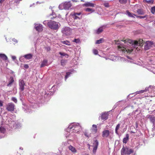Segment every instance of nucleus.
<instances>
[{"instance_id": "nucleus-1", "label": "nucleus", "mask_w": 155, "mask_h": 155, "mask_svg": "<svg viewBox=\"0 0 155 155\" xmlns=\"http://www.w3.org/2000/svg\"><path fill=\"white\" fill-rule=\"evenodd\" d=\"M47 25L51 29L56 30L59 28L60 24L58 22L50 20L48 22Z\"/></svg>"}, {"instance_id": "nucleus-2", "label": "nucleus", "mask_w": 155, "mask_h": 155, "mask_svg": "<svg viewBox=\"0 0 155 155\" xmlns=\"http://www.w3.org/2000/svg\"><path fill=\"white\" fill-rule=\"evenodd\" d=\"M115 44L118 45L117 48L119 50L122 51H123L127 52V53H131L133 51V49H129L126 48H125L123 45L119 43L120 42L119 40H115Z\"/></svg>"}, {"instance_id": "nucleus-3", "label": "nucleus", "mask_w": 155, "mask_h": 155, "mask_svg": "<svg viewBox=\"0 0 155 155\" xmlns=\"http://www.w3.org/2000/svg\"><path fill=\"white\" fill-rule=\"evenodd\" d=\"M134 152L132 149H129L127 147H123L121 150V155L125 154L130 155Z\"/></svg>"}, {"instance_id": "nucleus-4", "label": "nucleus", "mask_w": 155, "mask_h": 155, "mask_svg": "<svg viewBox=\"0 0 155 155\" xmlns=\"http://www.w3.org/2000/svg\"><path fill=\"white\" fill-rule=\"evenodd\" d=\"M61 31L65 35H68L71 32V30L69 27H64L62 29Z\"/></svg>"}, {"instance_id": "nucleus-5", "label": "nucleus", "mask_w": 155, "mask_h": 155, "mask_svg": "<svg viewBox=\"0 0 155 155\" xmlns=\"http://www.w3.org/2000/svg\"><path fill=\"white\" fill-rule=\"evenodd\" d=\"M108 112H104L101 113L99 118L104 121L105 120L108 118Z\"/></svg>"}, {"instance_id": "nucleus-6", "label": "nucleus", "mask_w": 155, "mask_h": 155, "mask_svg": "<svg viewBox=\"0 0 155 155\" xmlns=\"http://www.w3.org/2000/svg\"><path fill=\"white\" fill-rule=\"evenodd\" d=\"M15 107V105L12 103H9L6 106V109L8 111L12 112L14 111Z\"/></svg>"}, {"instance_id": "nucleus-7", "label": "nucleus", "mask_w": 155, "mask_h": 155, "mask_svg": "<svg viewBox=\"0 0 155 155\" xmlns=\"http://www.w3.org/2000/svg\"><path fill=\"white\" fill-rule=\"evenodd\" d=\"M69 128L70 129L75 130V132H78L80 127L79 124H76L70 126Z\"/></svg>"}, {"instance_id": "nucleus-8", "label": "nucleus", "mask_w": 155, "mask_h": 155, "mask_svg": "<svg viewBox=\"0 0 155 155\" xmlns=\"http://www.w3.org/2000/svg\"><path fill=\"white\" fill-rule=\"evenodd\" d=\"M121 41L124 42V43H128L130 44H134L135 45H139L138 41H134L131 40L127 39L124 40H122Z\"/></svg>"}, {"instance_id": "nucleus-9", "label": "nucleus", "mask_w": 155, "mask_h": 155, "mask_svg": "<svg viewBox=\"0 0 155 155\" xmlns=\"http://www.w3.org/2000/svg\"><path fill=\"white\" fill-rule=\"evenodd\" d=\"M19 89L21 91H23L24 89L25 83L23 80H20L19 81Z\"/></svg>"}, {"instance_id": "nucleus-10", "label": "nucleus", "mask_w": 155, "mask_h": 155, "mask_svg": "<svg viewBox=\"0 0 155 155\" xmlns=\"http://www.w3.org/2000/svg\"><path fill=\"white\" fill-rule=\"evenodd\" d=\"M72 5L70 2H66L64 4V8L65 9H68L71 7Z\"/></svg>"}, {"instance_id": "nucleus-11", "label": "nucleus", "mask_w": 155, "mask_h": 155, "mask_svg": "<svg viewBox=\"0 0 155 155\" xmlns=\"http://www.w3.org/2000/svg\"><path fill=\"white\" fill-rule=\"evenodd\" d=\"M35 28L36 30L38 32H41L43 30L42 25L40 24H37L35 26Z\"/></svg>"}, {"instance_id": "nucleus-12", "label": "nucleus", "mask_w": 155, "mask_h": 155, "mask_svg": "<svg viewBox=\"0 0 155 155\" xmlns=\"http://www.w3.org/2000/svg\"><path fill=\"white\" fill-rule=\"evenodd\" d=\"M146 45L145 46V48L146 50H147L151 47L152 45L153 44V43L152 41H146Z\"/></svg>"}, {"instance_id": "nucleus-13", "label": "nucleus", "mask_w": 155, "mask_h": 155, "mask_svg": "<svg viewBox=\"0 0 155 155\" xmlns=\"http://www.w3.org/2000/svg\"><path fill=\"white\" fill-rule=\"evenodd\" d=\"M110 134V131L108 130H104L102 133V136L104 137H107Z\"/></svg>"}, {"instance_id": "nucleus-14", "label": "nucleus", "mask_w": 155, "mask_h": 155, "mask_svg": "<svg viewBox=\"0 0 155 155\" xmlns=\"http://www.w3.org/2000/svg\"><path fill=\"white\" fill-rule=\"evenodd\" d=\"M15 81L14 79V78L13 77H10L8 83L7 85V86L8 87L11 86L12 84H13L14 82Z\"/></svg>"}, {"instance_id": "nucleus-15", "label": "nucleus", "mask_w": 155, "mask_h": 155, "mask_svg": "<svg viewBox=\"0 0 155 155\" xmlns=\"http://www.w3.org/2000/svg\"><path fill=\"white\" fill-rule=\"evenodd\" d=\"M147 118H149L150 121L153 124L155 123V117L154 116L149 115L147 116Z\"/></svg>"}, {"instance_id": "nucleus-16", "label": "nucleus", "mask_w": 155, "mask_h": 155, "mask_svg": "<svg viewBox=\"0 0 155 155\" xmlns=\"http://www.w3.org/2000/svg\"><path fill=\"white\" fill-rule=\"evenodd\" d=\"M94 4L90 2H87L83 5V6L85 7H94Z\"/></svg>"}, {"instance_id": "nucleus-17", "label": "nucleus", "mask_w": 155, "mask_h": 155, "mask_svg": "<svg viewBox=\"0 0 155 155\" xmlns=\"http://www.w3.org/2000/svg\"><path fill=\"white\" fill-rule=\"evenodd\" d=\"M48 65V61L46 60H44L40 65L41 68H42L45 66Z\"/></svg>"}, {"instance_id": "nucleus-18", "label": "nucleus", "mask_w": 155, "mask_h": 155, "mask_svg": "<svg viewBox=\"0 0 155 155\" xmlns=\"http://www.w3.org/2000/svg\"><path fill=\"white\" fill-rule=\"evenodd\" d=\"M33 55L31 54H28L24 56L23 57L27 59H30L32 58Z\"/></svg>"}, {"instance_id": "nucleus-19", "label": "nucleus", "mask_w": 155, "mask_h": 155, "mask_svg": "<svg viewBox=\"0 0 155 155\" xmlns=\"http://www.w3.org/2000/svg\"><path fill=\"white\" fill-rule=\"evenodd\" d=\"M0 58L2 59L3 60H6L8 59L7 56L4 54H0Z\"/></svg>"}, {"instance_id": "nucleus-20", "label": "nucleus", "mask_w": 155, "mask_h": 155, "mask_svg": "<svg viewBox=\"0 0 155 155\" xmlns=\"http://www.w3.org/2000/svg\"><path fill=\"white\" fill-rule=\"evenodd\" d=\"M94 142L93 143V144H94V147L93 150V152L94 153H95L96 151V150L97 149V140H94Z\"/></svg>"}, {"instance_id": "nucleus-21", "label": "nucleus", "mask_w": 155, "mask_h": 155, "mask_svg": "<svg viewBox=\"0 0 155 155\" xmlns=\"http://www.w3.org/2000/svg\"><path fill=\"white\" fill-rule=\"evenodd\" d=\"M68 148L70 150L74 153H76L77 152V150L75 148L71 145H70L68 147Z\"/></svg>"}, {"instance_id": "nucleus-22", "label": "nucleus", "mask_w": 155, "mask_h": 155, "mask_svg": "<svg viewBox=\"0 0 155 155\" xmlns=\"http://www.w3.org/2000/svg\"><path fill=\"white\" fill-rule=\"evenodd\" d=\"M126 12L127 15L130 17L135 18L134 15L137 16V15L131 13L128 10Z\"/></svg>"}, {"instance_id": "nucleus-23", "label": "nucleus", "mask_w": 155, "mask_h": 155, "mask_svg": "<svg viewBox=\"0 0 155 155\" xmlns=\"http://www.w3.org/2000/svg\"><path fill=\"white\" fill-rule=\"evenodd\" d=\"M129 134H127L126 135V137H124L123 139V143H126L129 139Z\"/></svg>"}, {"instance_id": "nucleus-24", "label": "nucleus", "mask_w": 155, "mask_h": 155, "mask_svg": "<svg viewBox=\"0 0 155 155\" xmlns=\"http://www.w3.org/2000/svg\"><path fill=\"white\" fill-rule=\"evenodd\" d=\"M105 27L104 26H101L98 28L97 29V34L102 32L103 31V29Z\"/></svg>"}, {"instance_id": "nucleus-25", "label": "nucleus", "mask_w": 155, "mask_h": 155, "mask_svg": "<svg viewBox=\"0 0 155 155\" xmlns=\"http://www.w3.org/2000/svg\"><path fill=\"white\" fill-rule=\"evenodd\" d=\"M138 43H139V46H140V47L142 46H143V44L145 43V42L142 39H140L138 41Z\"/></svg>"}, {"instance_id": "nucleus-26", "label": "nucleus", "mask_w": 155, "mask_h": 155, "mask_svg": "<svg viewBox=\"0 0 155 155\" xmlns=\"http://www.w3.org/2000/svg\"><path fill=\"white\" fill-rule=\"evenodd\" d=\"M120 124H119L117 125V126L116 127V128H115V133L117 134H118V130L120 128Z\"/></svg>"}, {"instance_id": "nucleus-27", "label": "nucleus", "mask_w": 155, "mask_h": 155, "mask_svg": "<svg viewBox=\"0 0 155 155\" xmlns=\"http://www.w3.org/2000/svg\"><path fill=\"white\" fill-rule=\"evenodd\" d=\"M92 132L93 133H96L97 126L94 124L92 125Z\"/></svg>"}, {"instance_id": "nucleus-28", "label": "nucleus", "mask_w": 155, "mask_h": 155, "mask_svg": "<svg viewBox=\"0 0 155 155\" xmlns=\"http://www.w3.org/2000/svg\"><path fill=\"white\" fill-rule=\"evenodd\" d=\"M5 131H6V130L5 129V128L2 127H0V132L2 133H5Z\"/></svg>"}, {"instance_id": "nucleus-29", "label": "nucleus", "mask_w": 155, "mask_h": 155, "mask_svg": "<svg viewBox=\"0 0 155 155\" xmlns=\"http://www.w3.org/2000/svg\"><path fill=\"white\" fill-rule=\"evenodd\" d=\"M151 12L153 14H154L155 13V6L152 7L150 9Z\"/></svg>"}, {"instance_id": "nucleus-30", "label": "nucleus", "mask_w": 155, "mask_h": 155, "mask_svg": "<svg viewBox=\"0 0 155 155\" xmlns=\"http://www.w3.org/2000/svg\"><path fill=\"white\" fill-rule=\"evenodd\" d=\"M84 10L86 12H93L94 11V10L93 9L89 8L85 9Z\"/></svg>"}, {"instance_id": "nucleus-31", "label": "nucleus", "mask_w": 155, "mask_h": 155, "mask_svg": "<svg viewBox=\"0 0 155 155\" xmlns=\"http://www.w3.org/2000/svg\"><path fill=\"white\" fill-rule=\"evenodd\" d=\"M61 42L64 44L68 45H70V42L68 41H62Z\"/></svg>"}, {"instance_id": "nucleus-32", "label": "nucleus", "mask_w": 155, "mask_h": 155, "mask_svg": "<svg viewBox=\"0 0 155 155\" xmlns=\"http://www.w3.org/2000/svg\"><path fill=\"white\" fill-rule=\"evenodd\" d=\"M67 62V61H66L64 60H61V65L62 66H64Z\"/></svg>"}, {"instance_id": "nucleus-33", "label": "nucleus", "mask_w": 155, "mask_h": 155, "mask_svg": "<svg viewBox=\"0 0 155 155\" xmlns=\"http://www.w3.org/2000/svg\"><path fill=\"white\" fill-rule=\"evenodd\" d=\"M59 54H60L62 56H65L66 58H68L69 55L68 54H67L64 53H62L61 52H59Z\"/></svg>"}, {"instance_id": "nucleus-34", "label": "nucleus", "mask_w": 155, "mask_h": 155, "mask_svg": "<svg viewBox=\"0 0 155 155\" xmlns=\"http://www.w3.org/2000/svg\"><path fill=\"white\" fill-rule=\"evenodd\" d=\"M52 15H50V18L51 19H53L56 17V15L54 14H53V12H52Z\"/></svg>"}, {"instance_id": "nucleus-35", "label": "nucleus", "mask_w": 155, "mask_h": 155, "mask_svg": "<svg viewBox=\"0 0 155 155\" xmlns=\"http://www.w3.org/2000/svg\"><path fill=\"white\" fill-rule=\"evenodd\" d=\"M104 41V40L103 38H101L99 40H97V44L102 43Z\"/></svg>"}, {"instance_id": "nucleus-36", "label": "nucleus", "mask_w": 155, "mask_h": 155, "mask_svg": "<svg viewBox=\"0 0 155 155\" xmlns=\"http://www.w3.org/2000/svg\"><path fill=\"white\" fill-rule=\"evenodd\" d=\"M137 12L139 15H142L143 14V11L140 9H138L137 11Z\"/></svg>"}, {"instance_id": "nucleus-37", "label": "nucleus", "mask_w": 155, "mask_h": 155, "mask_svg": "<svg viewBox=\"0 0 155 155\" xmlns=\"http://www.w3.org/2000/svg\"><path fill=\"white\" fill-rule=\"evenodd\" d=\"M73 42L76 43H79L80 42V41L78 38L74 39V40L73 41Z\"/></svg>"}, {"instance_id": "nucleus-38", "label": "nucleus", "mask_w": 155, "mask_h": 155, "mask_svg": "<svg viewBox=\"0 0 155 155\" xmlns=\"http://www.w3.org/2000/svg\"><path fill=\"white\" fill-rule=\"evenodd\" d=\"M127 0H119L120 3L122 4H124L127 3Z\"/></svg>"}, {"instance_id": "nucleus-39", "label": "nucleus", "mask_w": 155, "mask_h": 155, "mask_svg": "<svg viewBox=\"0 0 155 155\" xmlns=\"http://www.w3.org/2000/svg\"><path fill=\"white\" fill-rule=\"evenodd\" d=\"M71 74L70 72H67L66 73V74L65 76V80H66L69 77V76Z\"/></svg>"}, {"instance_id": "nucleus-40", "label": "nucleus", "mask_w": 155, "mask_h": 155, "mask_svg": "<svg viewBox=\"0 0 155 155\" xmlns=\"http://www.w3.org/2000/svg\"><path fill=\"white\" fill-rule=\"evenodd\" d=\"M98 11L99 12H97V14H99L100 15H101L102 13V12H103V10L101 8H98Z\"/></svg>"}, {"instance_id": "nucleus-41", "label": "nucleus", "mask_w": 155, "mask_h": 155, "mask_svg": "<svg viewBox=\"0 0 155 155\" xmlns=\"http://www.w3.org/2000/svg\"><path fill=\"white\" fill-rule=\"evenodd\" d=\"M147 17V15L142 16H137V15L136 17L137 18H146Z\"/></svg>"}, {"instance_id": "nucleus-42", "label": "nucleus", "mask_w": 155, "mask_h": 155, "mask_svg": "<svg viewBox=\"0 0 155 155\" xmlns=\"http://www.w3.org/2000/svg\"><path fill=\"white\" fill-rule=\"evenodd\" d=\"M12 100L15 103H17V100L16 98L15 97H12Z\"/></svg>"}, {"instance_id": "nucleus-43", "label": "nucleus", "mask_w": 155, "mask_h": 155, "mask_svg": "<svg viewBox=\"0 0 155 155\" xmlns=\"http://www.w3.org/2000/svg\"><path fill=\"white\" fill-rule=\"evenodd\" d=\"M146 2L147 3H148V4H150V3L152 4L153 2V0H148V1L146 0Z\"/></svg>"}, {"instance_id": "nucleus-44", "label": "nucleus", "mask_w": 155, "mask_h": 155, "mask_svg": "<svg viewBox=\"0 0 155 155\" xmlns=\"http://www.w3.org/2000/svg\"><path fill=\"white\" fill-rule=\"evenodd\" d=\"M104 6L106 7H109L108 3H105L104 4Z\"/></svg>"}, {"instance_id": "nucleus-45", "label": "nucleus", "mask_w": 155, "mask_h": 155, "mask_svg": "<svg viewBox=\"0 0 155 155\" xmlns=\"http://www.w3.org/2000/svg\"><path fill=\"white\" fill-rule=\"evenodd\" d=\"M146 91H146V90L140 91H139L138 92V94L142 93L145 92H146Z\"/></svg>"}, {"instance_id": "nucleus-46", "label": "nucleus", "mask_w": 155, "mask_h": 155, "mask_svg": "<svg viewBox=\"0 0 155 155\" xmlns=\"http://www.w3.org/2000/svg\"><path fill=\"white\" fill-rule=\"evenodd\" d=\"M20 61L24 62V58L23 57H21L20 58Z\"/></svg>"}, {"instance_id": "nucleus-47", "label": "nucleus", "mask_w": 155, "mask_h": 155, "mask_svg": "<svg viewBox=\"0 0 155 155\" xmlns=\"http://www.w3.org/2000/svg\"><path fill=\"white\" fill-rule=\"evenodd\" d=\"M24 67L25 69H28L29 68V66L27 64H25L24 65Z\"/></svg>"}, {"instance_id": "nucleus-48", "label": "nucleus", "mask_w": 155, "mask_h": 155, "mask_svg": "<svg viewBox=\"0 0 155 155\" xmlns=\"http://www.w3.org/2000/svg\"><path fill=\"white\" fill-rule=\"evenodd\" d=\"M81 13H74V16H77V15H81Z\"/></svg>"}, {"instance_id": "nucleus-49", "label": "nucleus", "mask_w": 155, "mask_h": 155, "mask_svg": "<svg viewBox=\"0 0 155 155\" xmlns=\"http://www.w3.org/2000/svg\"><path fill=\"white\" fill-rule=\"evenodd\" d=\"M93 53L95 54H97V50L96 49H94L93 50Z\"/></svg>"}, {"instance_id": "nucleus-50", "label": "nucleus", "mask_w": 155, "mask_h": 155, "mask_svg": "<svg viewBox=\"0 0 155 155\" xmlns=\"http://www.w3.org/2000/svg\"><path fill=\"white\" fill-rule=\"evenodd\" d=\"M48 21H43V23L45 25H46L47 24V25L48 22Z\"/></svg>"}, {"instance_id": "nucleus-51", "label": "nucleus", "mask_w": 155, "mask_h": 155, "mask_svg": "<svg viewBox=\"0 0 155 155\" xmlns=\"http://www.w3.org/2000/svg\"><path fill=\"white\" fill-rule=\"evenodd\" d=\"M3 102L1 101L0 100V106L2 107L3 106Z\"/></svg>"}, {"instance_id": "nucleus-52", "label": "nucleus", "mask_w": 155, "mask_h": 155, "mask_svg": "<svg viewBox=\"0 0 155 155\" xmlns=\"http://www.w3.org/2000/svg\"><path fill=\"white\" fill-rule=\"evenodd\" d=\"M45 49L48 51H49L50 50V48L49 47H45Z\"/></svg>"}, {"instance_id": "nucleus-53", "label": "nucleus", "mask_w": 155, "mask_h": 155, "mask_svg": "<svg viewBox=\"0 0 155 155\" xmlns=\"http://www.w3.org/2000/svg\"><path fill=\"white\" fill-rule=\"evenodd\" d=\"M21 0H16L15 1V2L16 3H19L20 2Z\"/></svg>"}, {"instance_id": "nucleus-54", "label": "nucleus", "mask_w": 155, "mask_h": 155, "mask_svg": "<svg viewBox=\"0 0 155 155\" xmlns=\"http://www.w3.org/2000/svg\"><path fill=\"white\" fill-rule=\"evenodd\" d=\"M4 1L5 0H0V3L2 4Z\"/></svg>"}, {"instance_id": "nucleus-55", "label": "nucleus", "mask_w": 155, "mask_h": 155, "mask_svg": "<svg viewBox=\"0 0 155 155\" xmlns=\"http://www.w3.org/2000/svg\"><path fill=\"white\" fill-rule=\"evenodd\" d=\"M74 16V19H77L78 18V17L77 16Z\"/></svg>"}, {"instance_id": "nucleus-56", "label": "nucleus", "mask_w": 155, "mask_h": 155, "mask_svg": "<svg viewBox=\"0 0 155 155\" xmlns=\"http://www.w3.org/2000/svg\"><path fill=\"white\" fill-rule=\"evenodd\" d=\"M12 58L14 59V60H15V59L16 58V57L15 56H12Z\"/></svg>"}, {"instance_id": "nucleus-57", "label": "nucleus", "mask_w": 155, "mask_h": 155, "mask_svg": "<svg viewBox=\"0 0 155 155\" xmlns=\"http://www.w3.org/2000/svg\"><path fill=\"white\" fill-rule=\"evenodd\" d=\"M131 132L132 133H136V132H133L132 131H131Z\"/></svg>"}, {"instance_id": "nucleus-58", "label": "nucleus", "mask_w": 155, "mask_h": 155, "mask_svg": "<svg viewBox=\"0 0 155 155\" xmlns=\"http://www.w3.org/2000/svg\"><path fill=\"white\" fill-rule=\"evenodd\" d=\"M77 0H72V1H73V2H74V1H75V2H77Z\"/></svg>"}, {"instance_id": "nucleus-59", "label": "nucleus", "mask_w": 155, "mask_h": 155, "mask_svg": "<svg viewBox=\"0 0 155 155\" xmlns=\"http://www.w3.org/2000/svg\"><path fill=\"white\" fill-rule=\"evenodd\" d=\"M96 43L97 44V41H96Z\"/></svg>"}, {"instance_id": "nucleus-60", "label": "nucleus", "mask_w": 155, "mask_h": 155, "mask_svg": "<svg viewBox=\"0 0 155 155\" xmlns=\"http://www.w3.org/2000/svg\"><path fill=\"white\" fill-rule=\"evenodd\" d=\"M85 135L86 136H87V134H85Z\"/></svg>"}]
</instances>
